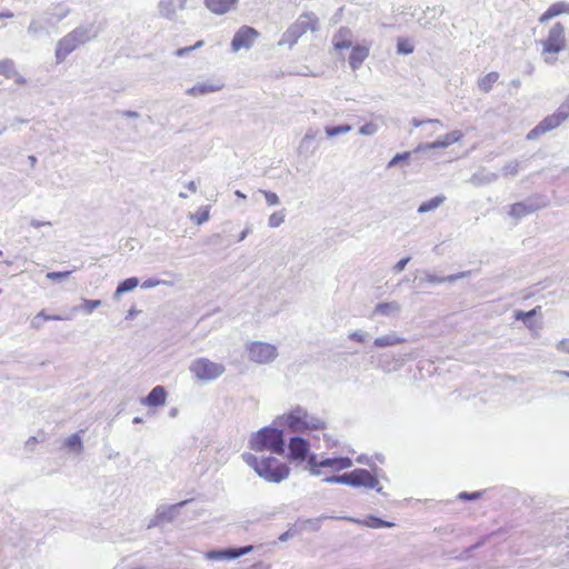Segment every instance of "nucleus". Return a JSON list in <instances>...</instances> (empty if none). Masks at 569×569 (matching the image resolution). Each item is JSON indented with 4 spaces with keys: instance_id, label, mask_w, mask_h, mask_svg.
I'll return each mask as SVG.
<instances>
[{
    "instance_id": "obj_1",
    "label": "nucleus",
    "mask_w": 569,
    "mask_h": 569,
    "mask_svg": "<svg viewBox=\"0 0 569 569\" xmlns=\"http://www.w3.org/2000/svg\"><path fill=\"white\" fill-rule=\"evenodd\" d=\"M97 36L98 31L92 23L80 24L74 28L57 42L54 50L57 63L63 62L70 53L77 50L80 46L93 40Z\"/></svg>"
},
{
    "instance_id": "obj_2",
    "label": "nucleus",
    "mask_w": 569,
    "mask_h": 569,
    "mask_svg": "<svg viewBox=\"0 0 569 569\" xmlns=\"http://www.w3.org/2000/svg\"><path fill=\"white\" fill-rule=\"evenodd\" d=\"M242 459L253 468L259 477L268 482L279 483L287 479L290 469L287 465L279 462L272 457H257L252 453H242Z\"/></svg>"
},
{
    "instance_id": "obj_3",
    "label": "nucleus",
    "mask_w": 569,
    "mask_h": 569,
    "mask_svg": "<svg viewBox=\"0 0 569 569\" xmlns=\"http://www.w3.org/2000/svg\"><path fill=\"white\" fill-rule=\"evenodd\" d=\"M281 425L288 427L292 432H306L311 430H325L327 422L308 412V410L301 406L295 407L290 412L279 417Z\"/></svg>"
},
{
    "instance_id": "obj_4",
    "label": "nucleus",
    "mask_w": 569,
    "mask_h": 569,
    "mask_svg": "<svg viewBox=\"0 0 569 569\" xmlns=\"http://www.w3.org/2000/svg\"><path fill=\"white\" fill-rule=\"evenodd\" d=\"M542 47L541 57L543 61L552 66L558 60V54L566 49V28L562 23L556 22L548 31L545 39L540 40Z\"/></svg>"
},
{
    "instance_id": "obj_5",
    "label": "nucleus",
    "mask_w": 569,
    "mask_h": 569,
    "mask_svg": "<svg viewBox=\"0 0 569 569\" xmlns=\"http://www.w3.org/2000/svg\"><path fill=\"white\" fill-rule=\"evenodd\" d=\"M250 448L257 452L268 450L271 453L282 455L284 452V439L282 430L264 427L250 438Z\"/></svg>"
},
{
    "instance_id": "obj_6",
    "label": "nucleus",
    "mask_w": 569,
    "mask_h": 569,
    "mask_svg": "<svg viewBox=\"0 0 569 569\" xmlns=\"http://www.w3.org/2000/svg\"><path fill=\"white\" fill-rule=\"evenodd\" d=\"M318 29L319 19L317 16L313 12H305L284 31L278 46L288 44L292 48L307 31L315 32Z\"/></svg>"
},
{
    "instance_id": "obj_7",
    "label": "nucleus",
    "mask_w": 569,
    "mask_h": 569,
    "mask_svg": "<svg viewBox=\"0 0 569 569\" xmlns=\"http://www.w3.org/2000/svg\"><path fill=\"white\" fill-rule=\"evenodd\" d=\"M189 370L196 379L209 382L221 377L226 371V367L221 362H214L208 358L200 357L191 361Z\"/></svg>"
},
{
    "instance_id": "obj_8",
    "label": "nucleus",
    "mask_w": 569,
    "mask_h": 569,
    "mask_svg": "<svg viewBox=\"0 0 569 569\" xmlns=\"http://www.w3.org/2000/svg\"><path fill=\"white\" fill-rule=\"evenodd\" d=\"M248 358L258 365H268L278 357V349L274 345L263 341L247 343Z\"/></svg>"
},
{
    "instance_id": "obj_9",
    "label": "nucleus",
    "mask_w": 569,
    "mask_h": 569,
    "mask_svg": "<svg viewBox=\"0 0 569 569\" xmlns=\"http://www.w3.org/2000/svg\"><path fill=\"white\" fill-rule=\"evenodd\" d=\"M346 485L351 487H365L376 489L377 492L382 493V488L378 487V479L371 475L367 469H355L346 473Z\"/></svg>"
},
{
    "instance_id": "obj_10",
    "label": "nucleus",
    "mask_w": 569,
    "mask_h": 569,
    "mask_svg": "<svg viewBox=\"0 0 569 569\" xmlns=\"http://www.w3.org/2000/svg\"><path fill=\"white\" fill-rule=\"evenodd\" d=\"M258 37L259 32L254 28L242 26L232 38V51L238 52L240 49H250Z\"/></svg>"
},
{
    "instance_id": "obj_11",
    "label": "nucleus",
    "mask_w": 569,
    "mask_h": 569,
    "mask_svg": "<svg viewBox=\"0 0 569 569\" xmlns=\"http://www.w3.org/2000/svg\"><path fill=\"white\" fill-rule=\"evenodd\" d=\"M319 130L316 128H308L301 138L297 152L305 158L312 157L319 148Z\"/></svg>"
},
{
    "instance_id": "obj_12",
    "label": "nucleus",
    "mask_w": 569,
    "mask_h": 569,
    "mask_svg": "<svg viewBox=\"0 0 569 569\" xmlns=\"http://www.w3.org/2000/svg\"><path fill=\"white\" fill-rule=\"evenodd\" d=\"M565 120L556 111L555 113L546 117L543 120H541L533 129H531L527 133L528 140H536L540 136L558 128Z\"/></svg>"
},
{
    "instance_id": "obj_13",
    "label": "nucleus",
    "mask_w": 569,
    "mask_h": 569,
    "mask_svg": "<svg viewBox=\"0 0 569 569\" xmlns=\"http://www.w3.org/2000/svg\"><path fill=\"white\" fill-rule=\"evenodd\" d=\"M463 134L459 130L451 131L433 142H421L415 148V152H426L432 149L448 148L450 144L459 142Z\"/></svg>"
},
{
    "instance_id": "obj_14",
    "label": "nucleus",
    "mask_w": 569,
    "mask_h": 569,
    "mask_svg": "<svg viewBox=\"0 0 569 569\" xmlns=\"http://www.w3.org/2000/svg\"><path fill=\"white\" fill-rule=\"evenodd\" d=\"M70 8L66 2L52 3L44 11L43 14L47 18V24L52 28L57 27L64 18L70 13Z\"/></svg>"
},
{
    "instance_id": "obj_15",
    "label": "nucleus",
    "mask_w": 569,
    "mask_h": 569,
    "mask_svg": "<svg viewBox=\"0 0 569 569\" xmlns=\"http://www.w3.org/2000/svg\"><path fill=\"white\" fill-rule=\"evenodd\" d=\"M187 0H160L158 4L159 14L169 20L174 21L178 12L186 9Z\"/></svg>"
},
{
    "instance_id": "obj_16",
    "label": "nucleus",
    "mask_w": 569,
    "mask_h": 569,
    "mask_svg": "<svg viewBox=\"0 0 569 569\" xmlns=\"http://www.w3.org/2000/svg\"><path fill=\"white\" fill-rule=\"evenodd\" d=\"M309 442L299 436L292 437L288 445L289 459L292 461H303L309 453Z\"/></svg>"
},
{
    "instance_id": "obj_17",
    "label": "nucleus",
    "mask_w": 569,
    "mask_h": 569,
    "mask_svg": "<svg viewBox=\"0 0 569 569\" xmlns=\"http://www.w3.org/2000/svg\"><path fill=\"white\" fill-rule=\"evenodd\" d=\"M188 501H181L172 506H161L157 509L154 519L149 523L148 528L158 526L162 522H171L179 512V509L183 507Z\"/></svg>"
},
{
    "instance_id": "obj_18",
    "label": "nucleus",
    "mask_w": 569,
    "mask_h": 569,
    "mask_svg": "<svg viewBox=\"0 0 569 569\" xmlns=\"http://www.w3.org/2000/svg\"><path fill=\"white\" fill-rule=\"evenodd\" d=\"M546 203H539L536 200L528 199L526 201L517 202L510 206L509 214L516 219H520L527 214H530L538 209L545 207Z\"/></svg>"
},
{
    "instance_id": "obj_19",
    "label": "nucleus",
    "mask_w": 569,
    "mask_h": 569,
    "mask_svg": "<svg viewBox=\"0 0 569 569\" xmlns=\"http://www.w3.org/2000/svg\"><path fill=\"white\" fill-rule=\"evenodd\" d=\"M327 519H338L333 516H326L322 515L317 518H309V519H298L295 527L298 529L299 532L302 531H318L321 527V522ZM339 519H345L349 521H355V519L349 517H340Z\"/></svg>"
},
{
    "instance_id": "obj_20",
    "label": "nucleus",
    "mask_w": 569,
    "mask_h": 569,
    "mask_svg": "<svg viewBox=\"0 0 569 569\" xmlns=\"http://www.w3.org/2000/svg\"><path fill=\"white\" fill-rule=\"evenodd\" d=\"M238 3V0H204L206 7L216 14L229 12Z\"/></svg>"
},
{
    "instance_id": "obj_21",
    "label": "nucleus",
    "mask_w": 569,
    "mask_h": 569,
    "mask_svg": "<svg viewBox=\"0 0 569 569\" xmlns=\"http://www.w3.org/2000/svg\"><path fill=\"white\" fill-rule=\"evenodd\" d=\"M222 87V83L202 82L189 88L186 93L192 97L206 96L221 90Z\"/></svg>"
},
{
    "instance_id": "obj_22",
    "label": "nucleus",
    "mask_w": 569,
    "mask_h": 569,
    "mask_svg": "<svg viewBox=\"0 0 569 569\" xmlns=\"http://www.w3.org/2000/svg\"><path fill=\"white\" fill-rule=\"evenodd\" d=\"M332 43L335 49H348L352 44V32L348 28H340L338 32L332 37Z\"/></svg>"
},
{
    "instance_id": "obj_23",
    "label": "nucleus",
    "mask_w": 569,
    "mask_h": 569,
    "mask_svg": "<svg viewBox=\"0 0 569 569\" xmlns=\"http://www.w3.org/2000/svg\"><path fill=\"white\" fill-rule=\"evenodd\" d=\"M167 391L162 386L154 387L149 395L142 399V403L149 407H157L164 405Z\"/></svg>"
},
{
    "instance_id": "obj_24",
    "label": "nucleus",
    "mask_w": 569,
    "mask_h": 569,
    "mask_svg": "<svg viewBox=\"0 0 569 569\" xmlns=\"http://www.w3.org/2000/svg\"><path fill=\"white\" fill-rule=\"evenodd\" d=\"M52 27L47 24V18L42 13L41 16L33 18L28 27V33L38 37L42 33H47Z\"/></svg>"
},
{
    "instance_id": "obj_25",
    "label": "nucleus",
    "mask_w": 569,
    "mask_h": 569,
    "mask_svg": "<svg viewBox=\"0 0 569 569\" xmlns=\"http://www.w3.org/2000/svg\"><path fill=\"white\" fill-rule=\"evenodd\" d=\"M561 13H569V3L556 2V3L551 4L547 9V11L539 18V22L545 23L549 19H552Z\"/></svg>"
},
{
    "instance_id": "obj_26",
    "label": "nucleus",
    "mask_w": 569,
    "mask_h": 569,
    "mask_svg": "<svg viewBox=\"0 0 569 569\" xmlns=\"http://www.w3.org/2000/svg\"><path fill=\"white\" fill-rule=\"evenodd\" d=\"M368 54H369L368 48L361 47V46L353 47L352 51L350 53V57H349L350 67L353 70H357L362 64V62L368 57Z\"/></svg>"
},
{
    "instance_id": "obj_27",
    "label": "nucleus",
    "mask_w": 569,
    "mask_h": 569,
    "mask_svg": "<svg viewBox=\"0 0 569 569\" xmlns=\"http://www.w3.org/2000/svg\"><path fill=\"white\" fill-rule=\"evenodd\" d=\"M405 341H406V339L402 337H399L396 332H390L388 335L380 336V337L376 338L373 343L378 348H385V347L402 343Z\"/></svg>"
},
{
    "instance_id": "obj_28",
    "label": "nucleus",
    "mask_w": 569,
    "mask_h": 569,
    "mask_svg": "<svg viewBox=\"0 0 569 569\" xmlns=\"http://www.w3.org/2000/svg\"><path fill=\"white\" fill-rule=\"evenodd\" d=\"M470 274L469 271L459 272L456 274H450L447 277H438L436 274L427 273L423 278L429 283H443V282H453L458 279L466 278Z\"/></svg>"
},
{
    "instance_id": "obj_29",
    "label": "nucleus",
    "mask_w": 569,
    "mask_h": 569,
    "mask_svg": "<svg viewBox=\"0 0 569 569\" xmlns=\"http://www.w3.org/2000/svg\"><path fill=\"white\" fill-rule=\"evenodd\" d=\"M499 73L496 71L489 72L478 80V88L480 91L488 93L491 91L493 84L498 81Z\"/></svg>"
},
{
    "instance_id": "obj_30",
    "label": "nucleus",
    "mask_w": 569,
    "mask_h": 569,
    "mask_svg": "<svg viewBox=\"0 0 569 569\" xmlns=\"http://www.w3.org/2000/svg\"><path fill=\"white\" fill-rule=\"evenodd\" d=\"M400 305L397 301L381 302L376 306L375 312L381 316H396L400 312Z\"/></svg>"
},
{
    "instance_id": "obj_31",
    "label": "nucleus",
    "mask_w": 569,
    "mask_h": 569,
    "mask_svg": "<svg viewBox=\"0 0 569 569\" xmlns=\"http://www.w3.org/2000/svg\"><path fill=\"white\" fill-rule=\"evenodd\" d=\"M445 200H446V197L443 194L436 196L435 198L422 202L418 207L417 211L419 213H426V212L433 211V210L438 209L445 202Z\"/></svg>"
},
{
    "instance_id": "obj_32",
    "label": "nucleus",
    "mask_w": 569,
    "mask_h": 569,
    "mask_svg": "<svg viewBox=\"0 0 569 569\" xmlns=\"http://www.w3.org/2000/svg\"><path fill=\"white\" fill-rule=\"evenodd\" d=\"M139 284V279L136 278V277H131V278H127L126 280L121 281L116 291H114V295L113 297L116 299H118L121 295L126 293V292H129V291H132L133 289H136Z\"/></svg>"
},
{
    "instance_id": "obj_33",
    "label": "nucleus",
    "mask_w": 569,
    "mask_h": 569,
    "mask_svg": "<svg viewBox=\"0 0 569 569\" xmlns=\"http://www.w3.org/2000/svg\"><path fill=\"white\" fill-rule=\"evenodd\" d=\"M40 318H43V320H69V316H60V315H53L49 316L44 312V310H41L38 315L33 317L31 320V327L36 330H39L42 327V323L40 322Z\"/></svg>"
},
{
    "instance_id": "obj_34",
    "label": "nucleus",
    "mask_w": 569,
    "mask_h": 569,
    "mask_svg": "<svg viewBox=\"0 0 569 569\" xmlns=\"http://www.w3.org/2000/svg\"><path fill=\"white\" fill-rule=\"evenodd\" d=\"M253 550H254V546H252V545L238 547V548H227V549H224L226 560H233V559L240 558L244 555L250 553Z\"/></svg>"
},
{
    "instance_id": "obj_35",
    "label": "nucleus",
    "mask_w": 569,
    "mask_h": 569,
    "mask_svg": "<svg viewBox=\"0 0 569 569\" xmlns=\"http://www.w3.org/2000/svg\"><path fill=\"white\" fill-rule=\"evenodd\" d=\"M498 180V174L495 172H478L475 173L470 181L471 183L479 186L485 183H491Z\"/></svg>"
},
{
    "instance_id": "obj_36",
    "label": "nucleus",
    "mask_w": 569,
    "mask_h": 569,
    "mask_svg": "<svg viewBox=\"0 0 569 569\" xmlns=\"http://www.w3.org/2000/svg\"><path fill=\"white\" fill-rule=\"evenodd\" d=\"M0 74L6 78H13L17 74L16 64L11 59L0 60Z\"/></svg>"
},
{
    "instance_id": "obj_37",
    "label": "nucleus",
    "mask_w": 569,
    "mask_h": 569,
    "mask_svg": "<svg viewBox=\"0 0 569 569\" xmlns=\"http://www.w3.org/2000/svg\"><path fill=\"white\" fill-rule=\"evenodd\" d=\"M64 446L77 453H80L83 449L82 439L79 433H73L67 438Z\"/></svg>"
},
{
    "instance_id": "obj_38",
    "label": "nucleus",
    "mask_w": 569,
    "mask_h": 569,
    "mask_svg": "<svg viewBox=\"0 0 569 569\" xmlns=\"http://www.w3.org/2000/svg\"><path fill=\"white\" fill-rule=\"evenodd\" d=\"M351 130H352V127L350 124H340V126H335V127L327 126L325 128V132L328 138H333L339 134H345V133L350 132Z\"/></svg>"
},
{
    "instance_id": "obj_39",
    "label": "nucleus",
    "mask_w": 569,
    "mask_h": 569,
    "mask_svg": "<svg viewBox=\"0 0 569 569\" xmlns=\"http://www.w3.org/2000/svg\"><path fill=\"white\" fill-rule=\"evenodd\" d=\"M521 169V162L511 160L502 167V174L505 177H516Z\"/></svg>"
},
{
    "instance_id": "obj_40",
    "label": "nucleus",
    "mask_w": 569,
    "mask_h": 569,
    "mask_svg": "<svg viewBox=\"0 0 569 569\" xmlns=\"http://www.w3.org/2000/svg\"><path fill=\"white\" fill-rule=\"evenodd\" d=\"M189 218L197 224H202L209 220V207H201L194 213H190Z\"/></svg>"
},
{
    "instance_id": "obj_41",
    "label": "nucleus",
    "mask_w": 569,
    "mask_h": 569,
    "mask_svg": "<svg viewBox=\"0 0 569 569\" xmlns=\"http://www.w3.org/2000/svg\"><path fill=\"white\" fill-rule=\"evenodd\" d=\"M284 219H286V211H284V209L283 210H279V211H274L268 218V226L270 228H278V227H280L284 222Z\"/></svg>"
},
{
    "instance_id": "obj_42",
    "label": "nucleus",
    "mask_w": 569,
    "mask_h": 569,
    "mask_svg": "<svg viewBox=\"0 0 569 569\" xmlns=\"http://www.w3.org/2000/svg\"><path fill=\"white\" fill-rule=\"evenodd\" d=\"M101 305V300L82 299V305L80 307H74L72 310L77 311L78 309H81L87 315H90L94 309L99 308Z\"/></svg>"
},
{
    "instance_id": "obj_43",
    "label": "nucleus",
    "mask_w": 569,
    "mask_h": 569,
    "mask_svg": "<svg viewBox=\"0 0 569 569\" xmlns=\"http://www.w3.org/2000/svg\"><path fill=\"white\" fill-rule=\"evenodd\" d=\"M419 152H415V149L412 151H405L402 153H397L387 164V168H393L401 161H406L410 159L411 156L418 154Z\"/></svg>"
},
{
    "instance_id": "obj_44",
    "label": "nucleus",
    "mask_w": 569,
    "mask_h": 569,
    "mask_svg": "<svg viewBox=\"0 0 569 569\" xmlns=\"http://www.w3.org/2000/svg\"><path fill=\"white\" fill-rule=\"evenodd\" d=\"M413 46L407 39H399L397 42V52L400 54H410L413 52Z\"/></svg>"
},
{
    "instance_id": "obj_45",
    "label": "nucleus",
    "mask_w": 569,
    "mask_h": 569,
    "mask_svg": "<svg viewBox=\"0 0 569 569\" xmlns=\"http://www.w3.org/2000/svg\"><path fill=\"white\" fill-rule=\"evenodd\" d=\"M387 358H389L388 355H383L380 359V366L385 371H391V370H398L403 365V359H397L395 360V365L391 368L389 361H387Z\"/></svg>"
},
{
    "instance_id": "obj_46",
    "label": "nucleus",
    "mask_w": 569,
    "mask_h": 569,
    "mask_svg": "<svg viewBox=\"0 0 569 569\" xmlns=\"http://www.w3.org/2000/svg\"><path fill=\"white\" fill-rule=\"evenodd\" d=\"M365 523H366V526H368L370 528H375V529L382 528V527H393V523L385 521L377 517H370L368 520H366Z\"/></svg>"
},
{
    "instance_id": "obj_47",
    "label": "nucleus",
    "mask_w": 569,
    "mask_h": 569,
    "mask_svg": "<svg viewBox=\"0 0 569 569\" xmlns=\"http://www.w3.org/2000/svg\"><path fill=\"white\" fill-rule=\"evenodd\" d=\"M259 192L263 194L268 206H277L280 203V199L276 192L262 189H260Z\"/></svg>"
},
{
    "instance_id": "obj_48",
    "label": "nucleus",
    "mask_w": 569,
    "mask_h": 569,
    "mask_svg": "<svg viewBox=\"0 0 569 569\" xmlns=\"http://www.w3.org/2000/svg\"><path fill=\"white\" fill-rule=\"evenodd\" d=\"M72 271H51L47 273V279L51 281H62L69 278Z\"/></svg>"
},
{
    "instance_id": "obj_49",
    "label": "nucleus",
    "mask_w": 569,
    "mask_h": 569,
    "mask_svg": "<svg viewBox=\"0 0 569 569\" xmlns=\"http://www.w3.org/2000/svg\"><path fill=\"white\" fill-rule=\"evenodd\" d=\"M378 124L373 122H368L359 128V133L361 136H373L378 131Z\"/></svg>"
},
{
    "instance_id": "obj_50",
    "label": "nucleus",
    "mask_w": 569,
    "mask_h": 569,
    "mask_svg": "<svg viewBox=\"0 0 569 569\" xmlns=\"http://www.w3.org/2000/svg\"><path fill=\"white\" fill-rule=\"evenodd\" d=\"M203 41L202 40H199L197 41L193 46H190V47H184V48H180L178 49L176 52H174V56L176 57H179V58H182L184 57L186 54H188L189 52L198 49V48H201L203 46Z\"/></svg>"
},
{
    "instance_id": "obj_51",
    "label": "nucleus",
    "mask_w": 569,
    "mask_h": 569,
    "mask_svg": "<svg viewBox=\"0 0 569 569\" xmlns=\"http://www.w3.org/2000/svg\"><path fill=\"white\" fill-rule=\"evenodd\" d=\"M160 284L171 286L172 283L169 282V281H166V280H159V279L150 278V279H147V280H144L142 282L141 288L142 289H150V288H154V287L160 286Z\"/></svg>"
},
{
    "instance_id": "obj_52",
    "label": "nucleus",
    "mask_w": 569,
    "mask_h": 569,
    "mask_svg": "<svg viewBox=\"0 0 569 569\" xmlns=\"http://www.w3.org/2000/svg\"><path fill=\"white\" fill-rule=\"evenodd\" d=\"M339 457H336V458H326V459H322L319 461V465L322 467V468H330L332 469L333 471H338V466H339Z\"/></svg>"
},
{
    "instance_id": "obj_53",
    "label": "nucleus",
    "mask_w": 569,
    "mask_h": 569,
    "mask_svg": "<svg viewBox=\"0 0 569 569\" xmlns=\"http://www.w3.org/2000/svg\"><path fill=\"white\" fill-rule=\"evenodd\" d=\"M426 123L436 124V126H442V122L439 119H427V120H419L417 118L411 119V124L415 128H419Z\"/></svg>"
},
{
    "instance_id": "obj_54",
    "label": "nucleus",
    "mask_w": 569,
    "mask_h": 569,
    "mask_svg": "<svg viewBox=\"0 0 569 569\" xmlns=\"http://www.w3.org/2000/svg\"><path fill=\"white\" fill-rule=\"evenodd\" d=\"M557 111L565 121L569 119V94L566 97L565 101L559 106Z\"/></svg>"
},
{
    "instance_id": "obj_55",
    "label": "nucleus",
    "mask_w": 569,
    "mask_h": 569,
    "mask_svg": "<svg viewBox=\"0 0 569 569\" xmlns=\"http://www.w3.org/2000/svg\"><path fill=\"white\" fill-rule=\"evenodd\" d=\"M206 558L209 560H226L224 549L210 550L206 553Z\"/></svg>"
},
{
    "instance_id": "obj_56",
    "label": "nucleus",
    "mask_w": 569,
    "mask_h": 569,
    "mask_svg": "<svg viewBox=\"0 0 569 569\" xmlns=\"http://www.w3.org/2000/svg\"><path fill=\"white\" fill-rule=\"evenodd\" d=\"M323 482L346 485V473L327 477L323 479Z\"/></svg>"
},
{
    "instance_id": "obj_57",
    "label": "nucleus",
    "mask_w": 569,
    "mask_h": 569,
    "mask_svg": "<svg viewBox=\"0 0 569 569\" xmlns=\"http://www.w3.org/2000/svg\"><path fill=\"white\" fill-rule=\"evenodd\" d=\"M339 466H338V471H341V470H345V469H349L352 467L353 462L350 458L348 457H339Z\"/></svg>"
},
{
    "instance_id": "obj_58",
    "label": "nucleus",
    "mask_w": 569,
    "mask_h": 569,
    "mask_svg": "<svg viewBox=\"0 0 569 569\" xmlns=\"http://www.w3.org/2000/svg\"><path fill=\"white\" fill-rule=\"evenodd\" d=\"M367 337H368V335L361 330H356V331L349 333V339L358 341V342H363L367 339Z\"/></svg>"
},
{
    "instance_id": "obj_59",
    "label": "nucleus",
    "mask_w": 569,
    "mask_h": 569,
    "mask_svg": "<svg viewBox=\"0 0 569 569\" xmlns=\"http://www.w3.org/2000/svg\"><path fill=\"white\" fill-rule=\"evenodd\" d=\"M481 495H482V492H481V491H476V492H471V493L463 491V492H460V493H459L458 498H459V499H462V500H476V499H478Z\"/></svg>"
},
{
    "instance_id": "obj_60",
    "label": "nucleus",
    "mask_w": 569,
    "mask_h": 569,
    "mask_svg": "<svg viewBox=\"0 0 569 569\" xmlns=\"http://www.w3.org/2000/svg\"><path fill=\"white\" fill-rule=\"evenodd\" d=\"M297 533H299V531L296 527L290 528L289 530H287L286 532H283L279 536V540L284 542V541L289 540L290 538L295 537Z\"/></svg>"
},
{
    "instance_id": "obj_61",
    "label": "nucleus",
    "mask_w": 569,
    "mask_h": 569,
    "mask_svg": "<svg viewBox=\"0 0 569 569\" xmlns=\"http://www.w3.org/2000/svg\"><path fill=\"white\" fill-rule=\"evenodd\" d=\"M410 257H406V258H402L400 259L395 266H393V271L396 273H399L401 272L402 270H405L406 266L408 264V262L410 261Z\"/></svg>"
},
{
    "instance_id": "obj_62",
    "label": "nucleus",
    "mask_w": 569,
    "mask_h": 569,
    "mask_svg": "<svg viewBox=\"0 0 569 569\" xmlns=\"http://www.w3.org/2000/svg\"><path fill=\"white\" fill-rule=\"evenodd\" d=\"M515 318L517 320H522L527 327H531L530 319L532 317L531 316H526V311H520V310L516 311Z\"/></svg>"
},
{
    "instance_id": "obj_63",
    "label": "nucleus",
    "mask_w": 569,
    "mask_h": 569,
    "mask_svg": "<svg viewBox=\"0 0 569 569\" xmlns=\"http://www.w3.org/2000/svg\"><path fill=\"white\" fill-rule=\"evenodd\" d=\"M557 350L569 353V339H562L557 343Z\"/></svg>"
},
{
    "instance_id": "obj_64",
    "label": "nucleus",
    "mask_w": 569,
    "mask_h": 569,
    "mask_svg": "<svg viewBox=\"0 0 569 569\" xmlns=\"http://www.w3.org/2000/svg\"><path fill=\"white\" fill-rule=\"evenodd\" d=\"M247 569H270V565H266L262 561H258V562L251 565L250 567H248Z\"/></svg>"
}]
</instances>
